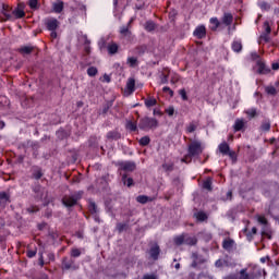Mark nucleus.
I'll return each mask as SVG.
<instances>
[{
	"mask_svg": "<svg viewBox=\"0 0 279 279\" xmlns=\"http://www.w3.org/2000/svg\"><path fill=\"white\" fill-rule=\"evenodd\" d=\"M204 151V147H202V142L193 141L189 146V154L182 159V162H191L192 156H199Z\"/></svg>",
	"mask_w": 279,
	"mask_h": 279,
	"instance_id": "obj_1",
	"label": "nucleus"
},
{
	"mask_svg": "<svg viewBox=\"0 0 279 279\" xmlns=\"http://www.w3.org/2000/svg\"><path fill=\"white\" fill-rule=\"evenodd\" d=\"M174 243L177 245H197V238L189 233H183L174 238Z\"/></svg>",
	"mask_w": 279,
	"mask_h": 279,
	"instance_id": "obj_2",
	"label": "nucleus"
},
{
	"mask_svg": "<svg viewBox=\"0 0 279 279\" xmlns=\"http://www.w3.org/2000/svg\"><path fill=\"white\" fill-rule=\"evenodd\" d=\"M82 195H84V192H82V191L76 192L72 195H65L62 198V204L65 205L66 208H71V207L75 206V204H77V202H80V199H82Z\"/></svg>",
	"mask_w": 279,
	"mask_h": 279,
	"instance_id": "obj_3",
	"label": "nucleus"
},
{
	"mask_svg": "<svg viewBox=\"0 0 279 279\" xmlns=\"http://www.w3.org/2000/svg\"><path fill=\"white\" fill-rule=\"evenodd\" d=\"M220 23H221V26L228 27V34H232V32L236 29V24H234L232 27V23H234V15H232V13H229V12L223 13L220 20Z\"/></svg>",
	"mask_w": 279,
	"mask_h": 279,
	"instance_id": "obj_4",
	"label": "nucleus"
},
{
	"mask_svg": "<svg viewBox=\"0 0 279 279\" xmlns=\"http://www.w3.org/2000/svg\"><path fill=\"white\" fill-rule=\"evenodd\" d=\"M140 130H154L158 128V120L154 118H144L140 121L138 124Z\"/></svg>",
	"mask_w": 279,
	"mask_h": 279,
	"instance_id": "obj_5",
	"label": "nucleus"
},
{
	"mask_svg": "<svg viewBox=\"0 0 279 279\" xmlns=\"http://www.w3.org/2000/svg\"><path fill=\"white\" fill-rule=\"evenodd\" d=\"M119 167L121 171H125L126 173H130L136 170V163L133 161H122L119 163Z\"/></svg>",
	"mask_w": 279,
	"mask_h": 279,
	"instance_id": "obj_6",
	"label": "nucleus"
},
{
	"mask_svg": "<svg viewBox=\"0 0 279 279\" xmlns=\"http://www.w3.org/2000/svg\"><path fill=\"white\" fill-rule=\"evenodd\" d=\"M46 27L49 32H56L58 27H60V22L56 20L54 17L48 19L46 21Z\"/></svg>",
	"mask_w": 279,
	"mask_h": 279,
	"instance_id": "obj_7",
	"label": "nucleus"
},
{
	"mask_svg": "<svg viewBox=\"0 0 279 279\" xmlns=\"http://www.w3.org/2000/svg\"><path fill=\"white\" fill-rule=\"evenodd\" d=\"M11 16H13V21H16V19H23L25 16V10L23 9V5H17L13 11Z\"/></svg>",
	"mask_w": 279,
	"mask_h": 279,
	"instance_id": "obj_8",
	"label": "nucleus"
},
{
	"mask_svg": "<svg viewBox=\"0 0 279 279\" xmlns=\"http://www.w3.org/2000/svg\"><path fill=\"white\" fill-rule=\"evenodd\" d=\"M218 149L220 154H223V156H233L234 153L230 151V145L228 143L222 142L219 146Z\"/></svg>",
	"mask_w": 279,
	"mask_h": 279,
	"instance_id": "obj_9",
	"label": "nucleus"
},
{
	"mask_svg": "<svg viewBox=\"0 0 279 279\" xmlns=\"http://www.w3.org/2000/svg\"><path fill=\"white\" fill-rule=\"evenodd\" d=\"M149 256L153 258V260H158V257L160 256V246L155 244L149 250Z\"/></svg>",
	"mask_w": 279,
	"mask_h": 279,
	"instance_id": "obj_10",
	"label": "nucleus"
},
{
	"mask_svg": "<svg viewBox=\"0 0 279 279\" xmlns=\"http://www.w3.org/2000/svg\"><path fill=\"white\" fill-rule=\"evenodd\" d=\"M194 36L196 38H206V26L204 25L197 26L194 31Z\"/></svg>",
	"mask_w": 279,
	"mask_h": 279,
	"instance_id": "obj_11",
	"label": "nucleus"
},
{
	"mask_svg": "<svg viewBox=\"0 0 279 279\" xmlns=\"http://www.w3.org/2000/svg\"><path fill=\"white\" fill-rule=\"evenodd\" d=\"M197 128H199V122L192 121L186 125L185 132H186V134H193V132H195V130H197Z\"/></svg>",
	"mask_w": 279,
	"mask_h": 279,
	"instance_id": "obj_12",
	"label": "nucleus"
},
{
	"mask_svg": "<svg viewBox=\"0 0 279 279\" xmlns=\"http://www.w3.org/2000/svg\"><path fill=\"white\" fill-rule=\"evenodd\" d=\"M209 23H210V29L211 32H217L218 27H222L221 26V21H219L218 17H211L209 19Z\"/></svg>",
	"mask_w": 279,
	"mask_h": 279,
	"instance_id": "obj_13",
	"label": "nucleus"
},
{
	"mask_svg": "<svg viewBox=\"0 0 279 279\" xmlns=\"http://www.w3.org/2000/svg\"><path fill=\"white\" fill-rule=\"evenodd\" d=\"M257 71L258 73H260L262 75H267V73H270L271 70H269V68H267V65H265V63L263 61H257Z\"/></svg>",
	"mask_w": 279,
	"mask_h": 279,
	"instance_id": "obj_14",
	"label": "nucleus"
},
{
	"mask_svg": "<svg viewBox=\"0 0 279 279\" xmlns=\"http://www.w3.org/2000/svg\"><path fill=\"white\" fill-rule=\"evenodd\" d=\"M136 86V81L134 78H129L126 82V90L129 95H132L134 93Z\"/></svg>",
	"mask_w": 279,
	"mask_h": 279,
	"instance_id": "obj_15",
	"label": "nucleus"
},
{
	"mask_svg": "<svg viewBox=\"0 0 279 279\" xmlns=\"http://www.w3.org/2000/svg\"><path fill=\"white\" fill-rule=\"evenodd\" d=\"M243 128H245V120L243 119H236L233 125V130L235 132H241V130H243Z\"/></svg>",
	"mask_w": 279,
	"mask_h": 279,
	"instance_id": "obj_16",
	"label": "nucleus"
},
{
	"mask_svg": "<svg viewBox=\"0 0 279 279\" xmlns=\"http://www.w3.org/2000/svg\"><path fill=\"white\" fill-rule=\"evenodd\" d=\"M52 10L56 12V14H60L62 10H64V2L58 1L52 4Z\"/></svg>",
	"mask_w": 279,
	"mask_h": 279,
	"instance_id": "obj_17",
	"label": "nucleus"
},
{
	"mask_svg": "<svg viewBox=\"0 0 279 279\" xmlns=\"http://www.w3.org/2000/svg\"><path fill=\"white\" fill-rule=\"evenodd\" d=\"M222 247H223V250H227L228 252H230V250H232V247H234V241L232 239L223 240Z\"/></svg>",
	"mask_w": 279,
	"mask_h": 279,
	"instance_id": "obj_18",
	"label": "nucleus"
},
{
	"mask_svg": "<svg viewBox=\"0 0 279 279\" xmlns=\"http://www.w3.org/2000/svg\"><path fill=\"white\" fill-rule=\"evenodd\" d=\"M231 47L235 53H241V51H243V44L239 40L233 41Z\"/></svg>",
	"mask_w": 279,
	"mask_h": 279,
	"instance_id": "obj_19",
	"label": "nucleus"
},
{
	"mask_svg": "<svg viewBox=\"0 0 279 279\" xmlns=\"http://www.w3.org/2000/svg\"><path fill=\"white\" fill-rule=\"evenodd\" d=\"M132 21L134 20H130V22L128 23L126 26H121L120 28V34L122 36H130L131 32H130V25H132Z\"/></svg>",
	"mask_w": 279,
	"mask_h": 279,
	"instance_id": "obj_20",
	"label": "nucleus"
},
{
	"mask_svg": "<svg viewBox=\"0 0 279 279\" xmlns=\"http://www.w3.org/2000/svg\"><path fill=\"white\" fill-rule=\"evenodd\" d=\"M107 138L109 141H119V138H121V134L117 131H110L107 133Z\"/></svg>",
	"mask_w": 279,
	"mask_h": 279,
	"instance_id": "obj_21",
	"label": "nucleus"
},
{
	"mask_svg": "<svg viewBox=\"0 0 279 279\" xmlns=\"http://www.w3.org/2000/svg\"><path fill=\"white\" fill-rule=\"evenodd\" d=\"M107 49L111 56H114V53L119 51V45H117L116 43H111L108 45Z\"/></svg>",
	"mask_w": 279,
	"mask_h": 279,
	"instance_id": "obj_22",
	"label": "nucleus"
},
{
	"mask_svg": "<svg viewBox=\"0 0 279 279\" xmlns=\"http://www.w3.org/2000/svg\"><path fill=\"white\" fill-rule=\"evenodd\" d=\"M34 51V47L32 46H23L22 48H20V53H22V56H29V53H32Z\"/></svg>",
	"mask_w": 279,
	"mask_h": 279,
	"instance_id": "obj_23",
	"label": "nucleus"
},
{
	"mask_svg": "<svg viewBox=\"0 0 279 279\" xmlns=\"http://www.w3.org/2000/svg\"><path fill=\"white\" fill-rule=\"evenodd\" d=\"M126 64H129V66H131L132 69H134V66H138V59L135 57H129L126 59Z\"/></svg>",
	"mask_w": 279,
	"mask_h": 279,
	"instance_id": "obj_24",
	"label": "nucleus"
},
{
	"mask_svg": "<svg viewBox=\"0 0 279 279\" xmlns=\"http://www.w3.org/2000/svg\"><path fill=\"white\" fill-rule=\"evenodd\" d=\"M203 189H205L206 191H213V178H207L203 182Z\"/></svg>",
	"mask_w": 279,
	"mask_h": 279,
	"instance_id": "obj_25",
	"label": "nucleus"
},
{
	"mask_svg": "<svg viewBox=\"0 0 279 279\" xmlns=\"http://www.w3.org/2000/svg\"><path fill=\"white\" fill-rule=\"evenodd\" d=\"M122 182L125 186H133L134 184V179L133 178H128V174L122 175Z\"/></svg>",
	"mask_w": 279,
	"mask_h": 279,
	"instance_id": "obj_26",
	"label": "nucleus"
},
{
	"mask_svg": "<svg viewBox=\"0 0 279 279\" xmlns=\"http://www.w3.org/2000/svg\"><path fill=\"white\" fill-rule=\"evenodd\" d=\"M136 202H138V204H147V202H153V199L148 196L140 195L136 197Z\"/></svg>",
	"mask_w": 279,
	"mask_h": 279,
	"instance_id": "obj_27",
	"label": "nucleus"
},
{
	"mask_svg": "<svg viewBox=\"0 0 279 279\" xmlns=\"http://www.w3.org/2000/svg\"><path fill=\"white\" fill-rule=\"evenodd\" d=\"M194 217H196L197 221H206V219H208V216L204 211L194 214Z\"/></svg>",
	"mask_w": 279,
	"mask_h": 279,
	"instance_id": "obj_28",
	"label": "nucleus"
},
{
	"mask_svg": "<svg viewBox=\"0 0 279 279\" xmlns=\"http://www.w3.org/2000/svg\"><path fill=\"white\" fill-rule=\"evenodd\" d=\"M63 269H71L73 267V260H69V258L64 257L62 260Z\"/></svg>",
	"mask_w": 279,
	"mask_h": 279,
	"instance_id": "obj_29",
	"label": "nucleus"
},
{
	"mask_svg": "<svg viewBox=\"0 0 279 279\" xmlns=\"http://www.w3.org/2000/svg\"><path fill=\"white\" fill-rule=\"evenodd\" d=\"M258 7L265 12H269V10H271V4H269V2L262 1L258 3Z\"/></svg>",
	"mask_w": 279,
	"mask_h": 279,
	"instance_id": "obj_30",
	"label": "nucleus"
},
{
	"mask_svg": "<svg viewBox=\"0 0 279 279\" xmlns=\"http://www.w3.org/2000/svg\"><path fill=\"white\" fill-rule=\"evenodd\" d=\"M0 202L2 204H8V202H10V195H8V193H5V192H1L0 193Z\"/></svg>",
	"mask_w": 279,
	"mask_h": 279,
	"instance_id": "obj_31",
	"label": "nucleus"
},
{
	"mask_svg": "<svg viewBox=\"0 0 279 279\" xmlns=\"http://www.w3.org/2000/svg\"><path fill=\"white\" fill-rule=\"evenodd\" d=\"M260 130H263V132H269V130H271V122L264 121L262 123Z\"/></svg>",
	"mask_w": 279,
	"mask_h": 279,
	"instance_id": "obj_32",
	"label": "nucleus"
},
{
	"mask_svg": "<svg viewBox=\"0 0 279 279\" xmlns=\"http://www.w3.org/2000/svg\"><path fill=\"white\" fill-rule=\"evenodd\" d=\"M2 14L4 16V21H14V16L8 12V9L3 8Z\"/></svg>",
	"mask_w": 279,
	"mask_h": 279,
	"instance_id": "obj_33",
	"label": "nucleus"
},
{
	"mask_svg": "<svg viewBox=\"0 0 279 279\" xmlns=\"http://www.w3.org/2000/svg\"><path fill=\"white\" fill-rule=\"evenodd\" d=\"M145 29L146 32H154L156 29V24H154V22H146Z\"/></svg>",
	"mask_w": 279,
	"mask_h": 279,
	"instance_id": "obj_34",
	"label": "nucleus"
},
{
	"mask_svg": "<svg viewBox=\"0 0 279 279\" xmlns=\"http://www.w3.org/2000/svg\"><path fill=\"white\" fill-rule=\"evenodd\" d=\"M157 101H156V98H148L145 100V106L147 108H151L154 106H156Z\"/></svg>",
	"mask_w": 279,
	"mask_h": 279,
	"instance_id": "obj_35",
	"label": "nucleus"
},
{
	"mask_svg": "<svg viewBox=\"0 0 279 279\" xmlns=\"http://www.w3.org/2000/svg\"><path fill=\"white\" fill-rule=\"evenodd\" d=\"M265 90L267 93V95H277L278 94V90H276V87L274 86H267L265 87Z\"/></svg>",
	"mask_w": 279,
	"mask_h": 279,
	"instance_id": "obj_36",
	"label": "nucleus"
},
{
	"mask_svg": "<svg viewBox=\"0 0 279 279\" xmlns=\"http://www.w3.org/2000/svg\"><path fill=\"white\" fill-rule=\"evenodd\" d=\"M98 71L97 68L95 66H90L87 69V75H89V77H95V75H97Z\"/></svg>",
	"mask_w": 279,
	"mask_h": 279,
	"instance_id": "obj_37",
	"label": "nucleus"
},
{
	"mask_svg": "<svg viewBox=\"0 0 279 279\" xmlns=\"http://www.w3.org/2000/svg\"><path fill=\"white\" fill-rule=\"evenodd\" d=\"M136 122L129 121L126 123V130H130L131 132H136Z\"/></svg>",
	"mask_w": 279,
	"mask_h": 279,
	"instance_id": "obj_38",
	"label": "nucleus"
},
{
	"mask_svg": "<svg viewBox=\"0 0 279 279\" xmlns=\"http://www.w3.org/2000/svg\"><path fill=\"white\" fill-rule=\"evenodd\" d=\"M71 256L72 258H78V256H82V251H80V248H72Z\"/></svg>",
	"mask_w": 279,
	"mask_h": 279,
	"instance_id": "obj_39",
	"label": "nucleus"
},
{
	"mask_svg": "<svg viewBox=\"0 0 279 279\" xmlns=\"http://www.w3.org/2000/svg\"><path fill=\"white\" fill-rule=\"evenodd\" d=\"M150 142L149 136H144L140 140V145L145 147Z\"/></svg>",
	"mask_w": 279,
	"mask_h": 279,
	"instance_id": "obj_40",
	"label": "nucleus"
},
{
	"mask_svg": "<svg viewBox=\"0 0 279 279\" xmlns=\"http://www.w3.org/2000/svg\"><path fill=\"white\" fill-rule=\"evenodd\" d=\"M165 112L168 113V117H173V114L175 113V108H173V106H170L165 110Z\"/></svg>",
	"mask_w": 279,
	"mask_h": 279,
	"instance_id": "obj_41",
	"label": "nucleus"
},
{
	"mask_svg": "<svg viewBox=\"0 0 279 279\" xmlns=\"http://www.w3.org/2000/svg\"><path fill=\"white\" fill-rule=\"evenodd\" d=\"M247 117H250L251 119H254V117H256V109H248L245 111Z\"/></svg>",
	"mask_w": 279,
	"mask_h": 279,
	"instance_id": "obj_42",
	"label": "nucleus"
},
{
	"mask_svg": "<svg viewBox=\"0 0 279 279\" xmlns=\"http://www.w3.org/2000/svg\"><path fill=\"white\" fill-rule=\"evenodd\" d=\"M128 229V225L126 223H118L117 225V230L118 232H123V230H126Z\"/></svg>",
	"mask_w": 279,
	"mask_h": 279,
	"instance_id": "obj_43",
	"label": "nucleus"
},
{
	"mask_svg": "<svg viewBox=\"0 0 279 279\" xmlns=\"http://www.w3.org/2000/svg\"><path fill=\"white\" fill-rule=\"evenodd\" d=\"M179 95L181 96V98L183 99V101H187L189 100V96L186 95V90L185 89H181L179 92Z\"/></svg>",
	"mask_w": 279,
	"mask_h": 279,
	"instance_id": "obj_44",
	"label": "nucleus"
},
{
	"mask_svg": "<svg viewBox=\"0 0 279 279\" xmlns=\"http://www.w3.org/2000/svg\"><path fill=\"white\" fill-rule=\"evenodd\" d=\"M162 169H165V171H173V163H163Z\"/></svg>",
	"mask_w": 279,
	"mask_h": 279,
	"instance_id": "obj_45",
	"label": "nucleus"
},
{
	"mask_svg": "<svg viewBox=\"0 0 279 279\" xmlns=\"http://www.w3.org/2000/svg\"><path fill=\"white\" fill-rule=\"evenodd\" d=\"M28 4L32 10H36V8H38V0H29Z\"/></svg>",
	"mask_w": 279,
	"mask_h": 279,
	"instance_id": "obj_46",
	"label": "nucleus"
},
{
	"mask_svg": "<svg viewBox=\"0 0 279 279\" xmlns=\"http://www.w3.org/2000/svg\"><path fill=\"white\" fill-rule=\"evenodd\" d=\"M257 221H258V223H262L263 226H266L267 218H265V216H257Z\"/></svg>",
	"mask_w": 279,
	"mask_h": 279,
	"instance_id": "obj_47",
	"label": "nucleus"
},
{
	"mask_svg": "<svg viewBox=\"0 0 279 279\" xmlns=\"http://www.w3.org/2000/svg\"><path fill=\"white\" fill-rule=\"evenodd\" d=\"M266 34H271V26H269V22L264 23Z\"/></svg>",
	"mask_w": 279,
	"mask_h": 279,
	"instance_id": "obj_48",
	"label": "nucleus"
},
{
	"mask_svg": "<svg viewBox=\"0 0 279 279\" xmlns=\"http://www.w3.org/2000/svg\"><path fill=\"white\" fill-rule=\"evenodd\" d=\"M39 208L38 206H31L27 208V213H38Z\"/></svg>",
	"mask_w": 279,
	"mask_h": 279,
	"instance_id": "obj_49",
	"label": "nucleus"
},
{
	"mask_svg": "<svg viewBox=\"0 0 279 279\" xmlns=\"http://www.w3.org/2000/svg\"><path fill=\"white\" fill-rule=\"evenodd\" d=\"M89 210H90V213H97V205L95 203H90Z\"/></svg>",
	"mask_w": 279,
	"mask_h": 279,
	"instance_id": "obj_50",
	"label": "nucleus"
},
{
	"mask_svg": "<svg viewBox=\"0 0 279 279\" xmlns=\"http://www.w3.org/2000/svg\"><path fill=\"white\" fill-rule=\"evenodd\" d=\"M192 258L194 259L192 267H197V253H193Z\"/></svg>",
	"mask_w": 279,
	"mask_h": 279,
	"instance_id": "obj_51",
	"label": "nucleus"
},
{
	"mask_svg": "<svg viewBox=\"0 0 279 279\" xmlns=\"http://www.w3.org/2000/svg\"><path fill=\"white\" fill-rule=\"evenodd\" d=\"M40 178H43V172H40V170H37V171L34 173V179H35V180H40Z\"/></svg>",
	"mask_w": 279,
	"mask_h": 279,
	"instance_id": "obj_52",
	"label": "nucleus"
},
{
	"mask_svg": "<svg viewBox=\"0 0 279 279\" xmlns=\"http://www.w3.org/2000/svg\"><path fill=\"white\" fill-rule=\"evenodd\" d=\"M226 262L223 260V259H218V260H216V263H215V266L216 267H223V264H225Z\"/></svg>",
	"mask_w": 279,
	"mask_h": 279,
	"instance_id": "obj_53",
	"label": "nucleus"
},
{
	"mask_svg": "<svg viewBox=\"0 0 279 279\" xmlns=\"http://www.w3.org/2000/svg\"><path fill=\"white\" fill-rule=\"evenodd\" d=\"M26 254H27L28 258H34V256H36V251L29 250V251H27Z\"/></svg>",
	"mask_w": 279,
	"mask_h": 279,
	"instance_id": "obj_54",
	"label": "nucleus"
},
{
	"mask_svg": "<svg viewBox=\"0 0 279 279\" xmlns=\"http://www.w3.org/2000/svg\"><path fill=\"white\" fill-rule=\"evenodd\" d=\"M260 40H264V43H269V34L262 35Z\"/></svg>",
	"mask_w": 279,
	"mask_h": 279,
	"instance_id": "obj_55",
	"label": "nucleus"
},
{
	"mask_svg": "<svg viewBox=\"0 0 279 279\" xmlns=\"http://www.w3.org/2000/svg\"><path fill=\"white\" fill-rule=\"evenodd\" d=\"M163 93H169L170 97H173V90L170 87H163Z\"/></svg>",
	"mask_w": 279,
	"mask_h": 279,
	"instance_id": "obj_56",
	"label": "nucleus"
},
{
	"mask_svg": "<svg viewBox=\"0 0 279 279\" xmlns=\"http://www.w3.org/2000/svg\"><path fill=\"white\" fill-rule=\"evenodd\" d=\"M143 279H157L156 275H144Z\"/></svg>",
	"mask_w": 279,
	"mask_h": 279,
	"instance_id": "obj_57",
	"label": "nucleus"
},
{
	"mask_svg": "<svg viewBox=\"0 0 279 279\" xmlns=\"http://www.w3.org/2000/svg\"><path fill=\"white\" fill-rule=\"evenodd\" d=\"M50 32H51L50 33L51 38H53V39L58 38V33L56 31H50Z\"/></svg>",
	"mask_w": 279,
	"mask_h": 279,
	"instance_id": "obj_58",
	"label": "nucleus"
},
{
	"mask_svg": "<svg viewBox=\"0 0 279 279\" xmlns=\"http://www.w3.org/2000/svg\"><path fill=\"white\" fill-rule=\"evenodd\" d=\"M251 58H252V60H258V53H256V52H253V53H251Z\"/></svg>",
	"mask_w": 279,
	"mask_h": 279,
	"instance_id": "obj_59",
	"label": "nucleus"
},
{
	"mask_svg": "<svg viewBox=\"0 0 279 279\" xmlns=\"http://www.w3.org/2000/svg\"><path fill=\"white\" fill-rule=\"evenodd\" d=\"M279 63H272V71H278Z\"/></svg>",
	"mask_w": 279,
	"mask_h": 279,
	"instance_id": "obj_60",
	"label": "nucleus"
},
{
	"mask_svg": "<svg viewBox=\"0 0 279 279\" xmlns=\"http://www.w3.org/2000/svg\"><path fill=\"white\" fill-rule=\"evenodd\" d=\"M104 80H105V82L110 83V76H108V74L104 75Z\"/></svg>",
	"mask_w": 279,
	"mask_h": 279,
	"instance_id": "obj_61",
	"label": "nucleus"
},
{
	"mask_svg": "<svg viewBox=\"0 0 279 279\" xmlns=\"http://www.w3.org/2000/svg\"><path fill=\"white\" fill-rule=\"evenodd\" d=\"M178 80H180V77H178V76H177V77H174V78H172V81H171V82H172V84H175V82H178Z\"/></svg>",
	"mask_w": 279,
	"mask_h": 279,
	"instance_id": "obj_62",
	"label": "nucleus"
},
{
	"mask_svg": "<svg viewBox=\"0 0 279 279\" xmlns=\"http://www.w3.org/2000/svg\"><path fill=\"white\" fill-rule=\"evenodd\" d=\"M174 269H180V263H177L175 265H174Z\"/></svg>",
	"mask_w": 279,
	"mask_h": 279,
	"instance_id": "obj_63",
	"label": "nucleus"
},
{
	"mask_svg": "<svg viewBox=\"0 0 279 279\" xmlns=\"http://www.w3.org/2000/svg\"><path fill=\"white\" fill-rule=\"evenodd\" d=\"M252 232H253V234H256V232H257L256 227L252 228Z\"/></svg>",
	"mask_w": 279,
	"mask_h": 279,
	"instance_id": "obj_64",
	"label": "nucleus"
}]
</instances>
